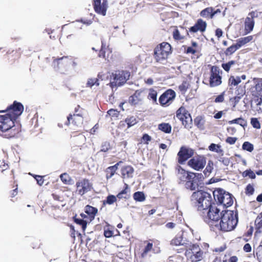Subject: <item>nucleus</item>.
I'll return each mask as SVG.
<instances>
[{"label": "nucleus", "instance_id": "obj_7", "mask_svg": "<svg viewBox=\"0 0 262 262\" xmlns=\"http://www.w3.org/2000/svg\"><path fill=\"white\" fill-rule=\"evenodd\" d=\"M171 46L166 42H163L154 49V57L157 62H162L166 60L171 53Z\"/></svg>", "mask_w": 262, "mask_h": 262}, {"label": "nucleus", "instance_id": "obj_49", "mask_svg": "<svg viewBox=\"0 0 262 262\" xmlns=\"http://www.w3.org/2000/svg\"><path fill=\"white\" fill-rule=\"evenodd\" d=\"M255 224L256 232H260V229L262 228V217L260 216V214L257 216L255 221Z\"/></svg>", "mask_w": 262, "mask_h": 262}, {"label": "nucleus", "instance_id": "obj_13", "mask_svg": "<svg viewBox=\"0 0 262 262\" xmlns=\"http://www.w3.org/2000/svg\"><path fill=\"white\" fill-rule=\"evenodd\" d=\"M24 109V106L20 102L14 101L12 104L7 107L6 110L0 111V113L6 112V114L16 121L23 112Z\"/></svg>", "mask_w": 262, "mask_h": 262}, {"label": "nucleus", "instance_id": "obj_48", "mask_svg": "<svg viewBox=\"0 0 262 262\" xmlns=\"http://www.w3.org/2000/svg\"><path fill=\"white\" fill-rule=\"evenodd\" d=\"M182 239L181 236H176L171 240L170 244L172 246L183 245L184 243L182 242Z\"/></svg>", "mask_w": 262, "mask_h": 262}, {"label": "nucleus", "instance_id": "obj_38", "mask_svg": "<svg viewBox=\"0 0 262 262\" xmlns=\"http://www.w3.org/2000/svg\"><path fill=\"white\" fill-rule=\"evenodd\" d=\"M239 48L237 46V43L233 44L226 49L225 51V54L226 56H230L233 54L236 50L239 49Z\"/></svg>", "mask_w": 262, "mask_h": 262}, {"label": "nucleus", "instance_id": "obj_36", "mask_svg": "<svg viewBox=\"0 0 262 262\" xmlns=\"http://www.w3.org/2000/svg\"><path fill=\"white\" fill-rule=\"evenodd\" d=\"M158 128L167 134H169L171 132V126L167 123H162L159 124Z\"/></svg>", "mask_w": 262, "mask_h": 262}, {"label": "nucleus", "instance_id": "obj_11", "mask_svg": "<svg viewBox=\"0 0 262 262\" xmlns=\"http://www.w3.org/2000/svg\"><path fill=\"white\" fill-rule=\"evenodd\" d=\"M222 71L216 66H211L210 69L209 85L213 88L220 85L222 83Z\"/></svg>", "mask_w": 262, "mask_h": 262}, {"label": "nucleus", "instance_id": "obj_52", "mask_svg": "<svg viewBox=\"0 0 262 262\" xmlns=\"http://www.w3.org/2000/svg\"><path fill=\"white\" fill-rule=\"evenodd\" d=\"M228 123L230 124L233 123L238 124L242 126L246 125V121L242 118H238L229 121Z\"/></svg>", "mask_w": 262, "mask_h": 262}, {"label": "nucleus", "instance_id": "obj_55", "mask_svg": "<svg viewBox=\"0 0 262 262\" xmlns=\"http://www.w3.org/2000/svg\"><path fill=\"white\" fill-rule=\"evenodd\" d=\"M111 148L110 143L108 141H105L102 143L100 151L107 152Z\"/></svg>", "mask_w": 262, "mask_h": 262}, {"label": "nucleus", "instance_id": "obj_15", "mask_svg": "<svg viewBox=\"0 0 262 262\" xmlns=\"http://www.w3.org/2000/svg\"><path fill=\"white\" fill-rule=\"evenodd\" d=\"M207 27V23L202 18H199L197 19L193 26L189 28L188 30L182 26H180V28L181 31L185 32L186 35L189 36V32L191 34H194L199 31L201 33L204 32L206 30Z\"/></svg>", "mask_w": 262, "mask_h": 262}, {"label": "nucleus", "instance_id": "obj_12", "mask_svg": "<svg viewBox=\"0 0 262 262\" xmlns=\"http://www.w3.org/2000/svg\"><path fill=\"white\" fill-rule=\"evenodd\" d=\"M177 117L181 121L182 125L186 129L192 127V119L190 114L184 107L181 106L176 112Z\"/></svg>", "mask_w": 262, "mask_h": 262}, {"label": "nucleus", "instance_id": "obj_50", "mask_svg": "<svg viewBox=\"0 0 262 262\" xmlns=\"http://www.w3.org/2000/svg\"><path fill=\"white\" fill-rule=\"evenodd\" d=\"M213 169V162L211 160H209L208 162L207 166L204 170V173L205 176L210 174Z\"/></svg>", "mask_w": 262, "mask_h": 262}, {"label": "nucleus", "instance_id": "obj_46", "mask_svg": "<svg viewBox=\"0 0 262 262\" xmlns=\"http://www.w3.org/2000/svg\"><path fill=\"white\" fill-rule=\"evenodd\" d=\"M73 220L75 223L81 226L83 231L84 232L87 226L86 221L81 219L76 218V216L73 217Z\"/></svg>", "mask_w": 262, "mask_h": 262}, {"label": "nucleus", "instance_id": "obj_27", "mask_svg": "<svg viewBox=\"0 0 262 262\" xmlns=\"http://www.w3.org/2000/svg\"><path fill=\"white\" fill-rule=\"evenodd\" d=\"M130 188L127 184H125L123 190L119 192L117 198L119 200H128L130 198Z\"/></svg>", "mask_w": 262, "mask_h": 262}, {"label": "nucleus", "instance_id": "obj_53", "mask_svg": "<svg viewBox=\"0 0 262 262\" xmlns=\"http://www.w3.org/2000/svg\"><path fill=\"white\" fill-rule=\"evenodd\" d=\"M242 148L249 152H252L254 149L253 144L248 141H246L243 143Z\"/></svg>", "mask_w": 262, "mask_h": 262}, {"label": "nucleus", "instance_id": "obj_42", "mask_svg": "<svg viewBox=\"0 0 262 262\" xmlns=\"http://www.w3.org/2000/svg\"><path fill=\"white\" fill-rule=\"evenodd\" d=\"M241 82V77L237 76L235 77L234 76H231L228 80L229 86L237 85Z\"/></svg>", "mask_w": 262, "mask_h": 262}, {"label": "nucleus", "instance_id": "obj_44", "mask_svg": "<svg viewBox=\"0 0 262 262\" xmlns=\"http://www.w3.org/2000/svg\"><path fill=\"white\" fill-rule=\"evenodd\" d=\"M99 80L97 78H91L88 79L86 83V86L92 88L94 85L98 86L99 85Z\"/></svg>", "mask_w": 262, "mask_h": 262}, {"label": "nucleus", "instance_id": "obj_62", "mask_svg": "<svg viewBox=\"0 0 262 262\" xmlns=\"http://www.w3.org/2000/svg\"><path fill=\"white\" fill-rule=\"evenodd\" d=\"M34 179L37 181V183L39 186H41L44 182L43 177L38 175H35L34 176Z\"/></svg>", "mask_w": 262, "mask_h": 262}, {"label": "nucleus", "instance_id": "obj_64", "mask_svg": "<svg viewBox=\"0 0 262 262\" xmlns=\"http://www.w3.org/2000/svg\"><path fill=\"white\" fill-rule=\"evenodd\" d=\"M151 140V138L150 136H149L147 134H144L142 137V140L144 142V143L148 144V142L150 141Z\"/></svg>", "mask_w": 262, "mask_h": 262}, {"label": "nucleus", "instance_id": "obj_4", "mask_svg": "<svg viewBox=\"0 0 262 262\" xmlns=\"http://www.w3.org/2000/svg\"><path fill=\"white\" fill-rule=\"evenodd\" d=\"M15 121L7 114L0 115V132L4 134V136L6 138L14 137L20 132V126L15 125Z\"/></svg>", "mask_w": 262, "mask_h": 262}, {"label": "nucleus", "instance_id": "obj_61", "mask_svg": "<svg viewBox=\"0 0 262 262\" xmlns=\"http://www.w3.org/2000/svg\"><path fill=\"white\" fill-rule=\"evenodd\" d=\"M254 189L252 185L248 184L245 189V193L248 195H252L253 194Z\"/></svg>", "mask_w": 262, "mask_h": 262}, {"label": "nucleus", "instance_id": "obj_51", "mask_svg": "<svg viewBox=\"0 0 262 262\" xmlns=\"http://www.w3.org/2000/svg\"><path fill=\"white\" fill-rule=\"evenodd\" d=\"M242 176L244 178L248 177L249 178L254 179L255 178V173L250 169H247L242 173Z\"/></svg>", "mask_w": 262, "mask_h": 262}, {"label": "nucleus", "instance_id": "obj_45", "mask_svg": "<svg viewBox=\"0 0 262 262\" xmlns=\"http://www.w3.org/2000/svg\"><path fill=\"white\" fill-rule=\"evenodd\" d=\"M147 98L149 100H152L154 103L157 102V92L152 88L149 90V93Z\"/></svg>", "mask_w": 262, "mask_h": 262}, {"label": "nucleus", "instance_id": "obj_41", "mask_svg": "<svg viewBox=\"0 0 262 262\" xmlns=\"http://www.w3.org/2000/svg\"><path fill=\"white\" fill-rule=\"evenodd\" d=\"M134 199L137 202H143L145 200V196L143 192L137 191L133 194Z\"/></svg>", "mask_w": 262, "mask_h": 262}, {"label": "nucleus", "instance_id": "obj_8", "mask_svg": "<svg viewBox=\"0 0 262 262\" xmlns=\"http://www.w3.org/2000/svg\"><path fill=\"white\" fill-rule=\"evenodd\" d=\"M214 200L220 204L226 207L231 206L233 203L231 194L222 188H217L213 192Z\"/></svg>", "mask_w": 262, "mask_h": 262}, {"label": "nucleus", "instance_id": "obj_58", "mask_svg": "<svg viewBox=\"0 0 262 262\" xmlns=\"http://www.w3.org/2000/svg\"><path fill=\"white\" fill-rule=\"evenodd\" d=\"M256 256L258 260H262V243L260 242V244L258 246L256 250Z\"/></svg>", "mask_w": 262, "mask_h": 262}, {"label": "nucleus", "instance_id": "obj_30", "mask_svg": "<svg viewBox=\"0 0 262 262\" xmlns=\"http://www.w3.org/2000/svg\"><path fill=\"white\" fill-rule=\"evenodd\" d=\"M200 15L201 17L207 19H212L213 17V7H209L202 10Z\"/></svg>", "mask_w": 262, "mask_h": 262}, {"label": "nucleus", "instance_id": "obj_14", "mask_svg": "<svg viewBox=\"0 0 262 262\" xmlns=\"http://www.w3.org/2000/svg\"><path fill=\"white\" fill-rule=\"evenodd\" d=\"M203 178V176L201 173L190 172V174L185 184V188L191 191L195 190L199 186Z\"/></svg>", "mask_w": 262, "mask_h": 262}, {"label": "nucleus", "instance_id": "obj_6", "mask_svg": "<svg viewBox=\"0 0 262 262\" xmlns=\"http://www.w3.org/2000/svg\"><path fill=\"white\" fill-rule=\"evenodd\" d=\"M130 76V73L129 71L115 70L111 75L112 81L110 83V86L114 88L123 85L129 79Z\"/></svg>", "mask_w": 262, "mask_h": 262}, {"label": "nucleus", "instance_id": "obj_24", "mask_svg": "<svg viewBox=\"0 0 262 262\" xmlns=\"http://www.w3.org/2000/svg\"><path fill=\"white\" fill-rule=\"evenodd\" d=\"M21 53L20 49L15 50H9L6 52L5 58L11 64H13L16 60H18L20 56Z\"/></svg>", "mask_w": 262, "mask_h": 262}, {"label": "nucleus", "instance_id": "obj_21", "mask_svg": "<svg viewBox=\"0 0 262 262\" xmlns=\"http://www.w3.org/2000/svg\"><path fill=\"white\" fill-rule=\"evenodd\" d=\"M98 56L110 62L113 60V54L111 48L106 45L103 40H101V48L99 51Z\"/></svg>", "mask_w": 262, "mask_h": 262}, {"label": "nucleus", "instance_id": "obj_20", "mask_svg": "<svg viewBox=\"0 0 262 262\" xmlns=\"http://www.w3.org/2000/svg\"><path fill=\"white\" fill-rule=\"evenodd\" d=\"M258 16V12L256 10L252 11L248 13V16L245 18L244 23L245 34H247L253 30L255 24L254 19Z\"/></svg>", "mask_w": 262, "mask_h": 262}, {"label": "nucleus", "instance_id": "obj_54", "mask_svg": "<svg viewBox=\"0 0 262 262\" xmlns=\"http://www.w3.org/2000/svg\"><path fill=\"white\" fill-rule=\"evenodd\" d=\"M189 86V84L188 83V82H187L186 81H183L182 84L179 86V89L182 92V94H184L187 91Z\"/></svg>", "mask_w": 262, "mask_h": 262}, {"label": "nucleus", "instance_id": "obj_37", "mask_svg": "<svg viewBox=\"0 0 262 262\" xmlns=\"http://www.w3.org/2000/svg\"><path fill=\"white\" fill-rule=\"evenodd\" d=\"M237 64L235 60H230L226 63H223L221 65L222 68L227 73H228L231 68L234 65Z\"/></svg>", "mask_w": 262, "mask_h": 262}, {"label": "nucleus", "instance_id": "obj_63", "mask_svg": "<svg viewBox=\"0 0 262 262\" xmlns=\"http://www.w3.org/2000/svg\"><path fill=\"white\" fill-rule=\"evenodd\" d=\"M237 140L236 137H228L226 139V142L230 145H233L235 144Z\"/></svg>", "mask_w": 262, "mask_h": 262}, {"label": "nucleus", "instance_id": "obj_47", "mask_svg": "<svg viewBox=\"0 0 262 262\" xmlns=\"http://www.w3.org/2000/svg\"><path fill=\"white\" fill-rule=\"evenodd\" d=\"M125 121L127 123V128H129L137 123L136 118L134 116L128 117L125 119Z\"/></svg>", "mask_w": 262, "mask_h": 262}, {"label": "nucleus", "instance_id": "obj_23", "mask_svg": "<svg viewBox=\"0 0 262 262\" xmlns=\"http://www.w3.org/2000/svg\"><path fill=\"white\" fill-rule=\"evenodd\" d=\"M143 91L138 90L135 91L133 95L128 98V102L134 106L139 105L142 104L144 98Z\"/></svg>", "mask_w": 262, "mask_h": 262}, {"label": "nucleus", "instance_id": "obj_33", "mask_svg": "<svg viewBox=\"0 0 262 262\" xmlns=\"http://www.w3.org/2000/svg\"><path fill=\"white\" fill-rule=\"evenodd\" d=\"M253 39V36L250 35L244 37H241L236 40V43L239 48L251 41Z\"/></svg>", "mask_w": 262, "mask_h": 262}, {"label": "nucleus", "instance_id": "obj_19", "mask_svg": "<svg viewBox=\"0 0 262 262\" xmlns=\"http://www.w3.org/2000/svg\"><path fill=\"white\" fill-rule=\"evenodd\" d=\"M84 118L79 116H76L70 114L67 117V121L65 124L67 125H71V129L76 130L78 132V128L81 127L83 124Z\"/></svg>", "mask_w": 262, "mask_h": 262}, {"label": "nucleus", "instance_id": "obj_56", "mask_svg": "<svg viewBox=\"0 0 262 262\" xmlns=\"http://www.w3.org/2000/svg\"><path fill=\"white\" fill-rule=\"evenodd\" d=\"M221 145L219 144H215L214 143H211L208 147L209 149L212 151H215L216 152H220L222 151V149L218 150V149H220Z\"/></svg>", "mask_w": 262, "mask_h": 262}, {"label": "nucleus", "instance_id": "obj_32", "mask_svg": "<svg viewBox=\"0 0 262 262\" xmlns=\"http://www.w3.org/2000/svg\"><path fill=\"white\" fill-rule=\"evenodd\" d=\"M85 212L89 215L92 220H93L98 212V209L90 205H86L85 207Z\"/></svg>", "mask_w": 262, "mask_h": 262}, {"label": "nucleus", "instance_id": "obj_1", "mask_svg": "<svg viewBox=\"0 0 262 262\" xmlns=\"http://www.w3.org/2000/svg\"><path fill=\"white\" fill-rule=\"evenodd\" d=\"M190 199L198 210L202 211L201 215L204 221L215 230L224 211L221 212L215 205H212L211 195L206 191L199 190L193 192Z\"/></svg>", "mask_w": 262, "mask_h": 262}, {"label": "nucleus", "instance_id": "obj_10", "mask_svg": "<svg viewBox=\"0 0 262 262\" xmlns=\"http://www.w3.org/2000/svg\"><path fill=\"white\" fill-rule=\"evenodd\" d=\"M144 244H146L142 251L138 253L139 257L143 259L146 257L149 252H152L154 253H159L160 252V248L159 247L160 242L158 240L154 239H149L148 241H145Z\"/></svg>", "mask_w": 262, "mask_h": 262}, {"label": "nucleus", "instance_id": "obj_59", "mask_svg": "<svg viewBox=\"0 0 262 262\" xmlns=\"http://www.w3.org/2000/svg\"><path fill=\"white\" fill-rule=\"evenodd\" d=\"M107 113L110 116L114 118H117L119 115V112L114 109L109 110Z\"/></svg>", "mask_w": 262, "mask_h": 262}, {"label": "nucleus", "instance_id": "obj_39", "mask_svg": "<svg viewBox=\"0 0 262 262\" xmlns=\"http://www.w3.org/2000/svg\"><path fill=\"white\" fill-rule=\"evenodd\" d=\"M194 123L199 128L203 129L204 128V120L201 116H198L194 119Z\"/></svg>", "mask_w": 262, "mask_h": 262}, {"label": "nucleus", "instance_id": "obj_5", "mask_svg": "<svg viewBox=\"0 0 262 262\" xmlns=\"http://www.w3.org/2000/svg\"><path fill=\"white\" fill-rule=\"evenodd\" d=\"M52 59L53 68L61 73H64L71 66L74 67L77 64L75 58L72 56H63L57 58L53 57Z\"/></svg>", "mask_w": 262, "mask_h": 262}, {"label": "nucleus", "instance_id": "obj_22", "mask_svg": "<svg viewBox=\"0 0 262 262\" xmlns=\"http://www.w3.org/2000/svg\"><path fill=\"white\" fill-rule=\"evenodd\" d=\"M95 11L102 16L106 15L107 8V0H94L93 3Z\"/></svg>", "mask_w": 262, "mask_h": 262}, {"label": "nucleus", "instance_id": "obj_9", "mask_svg": "<svg viewBox=\"0 0 262 262\" xmlns=\"http://www.w3.org/2000/svg\"><path fill=\"white\" fill-rule=\"evenodd\" d=\"M75 188V193L82 196L93 189V184L89 179L81 178L76 182Z\"/></svg>", "mask_w": 262, "mask_h": 262}, {"label": "nucleus", "instance_id": "obj_31", "mask_svg": "<svg viewBox=\"0 0 262 262\" xmlns=\"http://www.w3.org/2000/svg\"><path fill=\"white\" fill-rule=\"evenodd\" d=\"M256 93L260 97L257 105H262V79L258 80L255 86Z\"/></svg>", "mask_w": 262, "mask_h": 262}, {"label": "nucleus", "instance_id": "obj_26", "mask_svg": "<svg viewBox=\"0 0 262 262\" xmlns=\"http://www.w3.org/2000/svg\"><path fill=\"white\" fill-rule=\"evenodd\" d=\"M178 173L177 177L179 181V183H185L186 182L187 179L190 174L191 172H188L183 168L181 166L178 165L176 168Z\"/></svg>", "mask_w": 262, "mask_h": 262}, {"label": "nucleus", "instance_id": "obj_28", "mask_svg": "<svg viewBox=\"0 0 262 262\" xmlns=\"http://www.w3.org/2000/svg\"><path fill=\"white\" fill-rule=\"evenodd\" d=\"M134 172V169L130 165L124 166L121 169L122 177L123 179L132 178Z\"/></svg>", "mask_w": 262, "mask_h": 262}, {"label": "nucleus", "instance_id": "obj_60", "mask_svg": "<svg viewBox=\"0 0 262 262\" xmlns=\"http://www.w3.org/2000/svg\"><path fill=\"white\" fill-rule=\"evenodd\" d=\"M225 100V92L222 93L220 95L217 96L214 99V102L215 103H222Z\"/></svg>", "mask_w": 262, "mask_h": 262}, {"label": "nucleus", "instance_id": "obj_57", "mask_svg": "<svg viewBox=\"0 0 262 262\" xmlns=\"http://www.w3.org/2000/svg\"><path fill=\"white\" fill-rule=\"evenodd\" d=\"M251 124L252 126L256 129L260 128V123L256 118H252L251 119Z\"/></svg>", "mask_w": 262, "mask_h": 262}, {"label": "nucleus", "instance_id": "obj_16", "mask_svg": "<svg viewBox=\"0 0 262 262\" xmlns=\"http://www.w3.org/2000/svg\"><path fill=\"white\" fill-rule=\"evenodd\" d=\"M176 96V92L172 89H168L160 96L159 103L162 106L167 107L172 104Z\"/></svg>", "mask_w": 262, "mask_h": 262}, {"label": "nucleus", "instance_id": "obj_40", "mask_svg": "<svg viewBox=\"0 0 262 262\" xmlns=\"http://www.w3.org/2000/svg\"><path fill=\"white\" fill-rule=\"evenodd\" d=\"M117 196L110 194L106 197V200L103 201V205L104 206L106 205H112L117 202Z\"/></svg>", "mask_w": 262, "mask_h": 262}, {"label": "nucleus", "instance_id": "obj_17", "mask_svg": "<svg viewBox=\"0 0 262 262\" xmlns=\"http://www.w3.org/2000/svg\"><path fill=\"white\" fill-rule=\"evenodd\" d=\"M194 150L185 146H182L177 154V161L180 164H183L187 160L192 157Z\"/></svg>", "mask_w": 262, "mask_h": 262}, {"label": "nucleus", "instance_id": "obj_2", "mask_svg": "<svg viewBox=\"0 0 262 262\" xmlns=\"http://www.w3.org/2000/svg\"><path fill=\"white\" fill-rule=\"evenodd\" d=\"M237 223V213L233 210H225L222 214L215 230L224 232L230 231L235 228Z\"/></svg>", "mask_w": 262, "mask_h": 262}, {"label": "nucleus", "instance_id": "obj_43", "mask_svg": "<svg viewBox=\"0 0 262 262\" xmlns=\"http://www.w3.org/2000/svg\"><path fill=\"white\" fill-rule=\"evenodd\" d=\"M85 113V111L84 108L81 107L80 105H77L74 108V112L73 114H72V115L78 116H79L80 117L84 118Z\"/></svg>", "mask_w": 262, "mask_h": 262}, {"label": "nucleus", "instance_id": "obj_3", "mask_svg": "<svg viewBox=\"0 0 262 262\" xmlns=\"http://www.w3.org/2000/svg\"><path fill=\"white\" fill-rule=\"evenodd\" d=\"M209 244H204V248L201 249L197 244H191L185 250V255L189 262H199L203 260L208 253Z\"/></svg>", "mask_w": 262, "mask_h": 262}, {"label": "nucleus", "instance_id": "obj_34", "mask_svg": "<svg viewBox=\"0 0 262 262\" xmlns=\"http://www.w3.org/2000/svg\"><path fill=\"white\" fill-rule=\"evenodd\" d=\"M186 36L185 33L184 35L183 33L181 32L177 28L174 29L172 32V36L175 40H183L186 38Z\"/></svg>", "mask_w": 262, "mask_h": 262}, {"label": "nucleus", "instance_id": "obj_35", "mask_svg": "<svg viewBox=\"0 0 262 262\" xmlns=\"http://www.w3.org/2000/svg\"><path fill=\"white\" fill-rule=\"evenodd\" d=\"M60 178L62 183L66 185H71L72 184L71 177L67 173L61 174Z\"/></svg>", "mask_w": 262, "mask_h": 262}, {"label": "nucleus", "instance_id": "obj_29", "mask_svg": "<svg viewBox=\"0 0 262 262\" xmlns=\"http://www.w3.org/2000/svg\"><path fill=\"white\" fill-rule=\"evenodd\" d=\"M122 163V161H120L114 165L109 166L105 169L106 179H111L114 175L118 168V166Z\"/></svg>", "mask_w": 262, "mask_h": 262}, {"label": "nucleus", "instance_id": "obj_25", "mask_svg": "<svg viewBox=\"0 0 262 262\" xmlns=\"http://www.w3.org/2000/svg\"><path fill=\"white\" fill-rule=\"evenodd\" d=\"M191 45V47H185L184 52L187 54H192L193 55V56H191L192 59H198L201 55L200 52L196 49L198 43L195 41H192Z\"/></svg>", "mask_w": 262, "mask_h": 262}, {"label": "nucleus", "instance_id": "obj_18", "mask_svg": "<svg viewBox=\"0 0 262 262\" xmlns=\"http://www.w3.org/2000/svg\"><path fill=\"white\" fill-rule=\"evenodd\" d=\"M206 163V158L204 156L193 157L188 162V165L195 170L202 169Z\"/></svg>", "mask_w": 262, "mask_h": 262}]
</instances>
